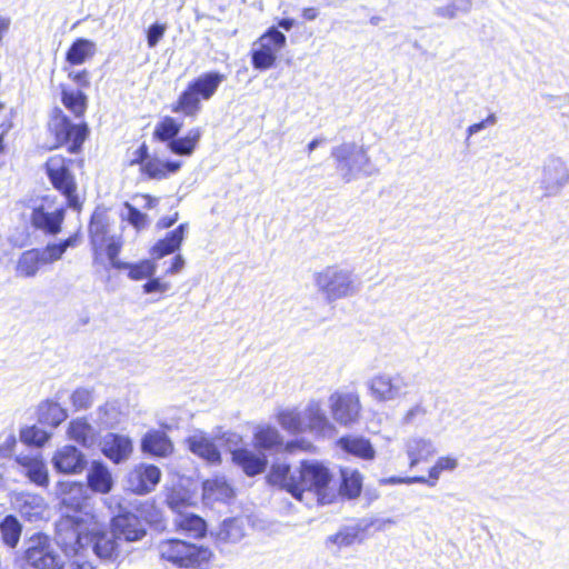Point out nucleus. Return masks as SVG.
I'll list each match as a JSON object with an SVG mask.
<instances>
[{"instance_id":"f257e3e1","label":"nucleus","mask_w":569,"mask_h":569,"mask_svg":"<svg viewBox=\"0 0 569 569\" xmlns=\"http://www.w3.org/2000/svg\"><path fill=\"white\" fill-rule=\"evenodd\" d=\"M331 480L329 469L317 460L302 461L299 469L291 470L289 465L274 463L268 475V481L273 486L290 492L301 500L306 490L315 491L321 501L325 490Z\"/></svg>"},{"instance_id":"f03ea898","label":"nucleus","mask_w":569,"mask_h":569,"mask_svg":"<svg viewBox=\"0 0 569 569\" xmlns=\"http://www.w3.org/2000/svg\"><path fill=\"white\" fill-rule=\"evenodd\" d=\"M93 517L84 515H64L57 522V545L68 557H87L90 552L89 540Z\"/></svg>"},{"instance_id":"7ed1b4c3","label":"nucleus","mask_w":569,"mask_h":569,"mask_svg":"<svg viewBox=\"0 0 569 569\" xmlns=\"http://www.w3.org/2000/svg\"><path fill=\"white\" fill-rule=\"evenodd\" d=\"M340 178L349 183L359 177H371L378 169L371 161L368 148L355 141H346L331 150Z\"/></svg>"},{"instance_id":"20e7f679","label":"nucleus","mask_w":569,"mask_h":569,"mask_svg":"<svg viewBox=\"0 0 569 569\" xmlns=\"http://www.w3.org/2000/svg\"><path fill=\"white\" fill-rule=\"evenodd\" d=\"M315 284L328 302L353 297L360 290L353 272L340 266H329L317 272Z\"/></svg>"},{"instance_id":"39448f33","label":"nucleus","mask_w":569,"mask_h":569,"mask_svg":"<svg viewBox=\"0 0 569 569\" xmlns=\"http://www.w3.org/2000/svg\"><path fill=\"white\" fill-rule=\"evenodd\" d=\"M161 559L179 568L207 569L212 552L209 548L188 543L179 539H169L158 545Z\"/></svg>"},{"instance_id":"423d86ee","label":"nucleus","mask_w":569,"mask_h":569,"mask_svg":"<svg viewBox=\"0 0 569 569\" xmlns=\"http://www.w3.org/2000/svg\"><path fill=\"white\" fill-rule=\"evenodd\" d=\"M22 559L34 569H60L57 555L49 536L36 532L23 541Z\"/></svg>"},{"instance_id":"0eeeda50","label":"nucleus","mask_w":569,"mask_h":569,"mask_svg":"<svg viewBox=\"0 0 569 569\" xmlns=\"http://www.w3.org/2000/svg\"><path fill=\"white\" fill-rule=\"evenodd\" d=\"M71 160H67L62 156H52L46 163L48 177L53 187L66 196L68 206L72 209L79 210L80 203L76 193L77 184L74 177L70 172L69 163Z\"/></svg>"},{"instance_id":"6e6552de","label":"nucleus","mask_w":569,"mask_h":569,"mask_svg":"<svg viewBox=\"0 0 569 569\" xmlns=\"http://www.w3.org/2000/svg\"><path fill=\"white\" fill-rule=\"evenodd\" d=\"M287 43L286 36L276 27L269 28L254 43L252 48V66L254 69L266 70L271 68L278 53Z\"/></svg>"},{"instance_id":"1a4fd4ad","label":"nucleus","mask_w":569,"mask_h":569,"mask_svg":"<svg viewBox=\"0 0 569 569\" xmlns=\"http://www.w3.org/2000/svg\"><path fill=\"white\" fill-rule=\"evenodd\" d=\"M329 408L333 420L342 427L358 422L362 411L360 396L356 391H335L329 397Z\"/></svg>"},{"instance_id":"9d476101","label":"nucleus","mask_w":569,"mask_h":569,"mask_svg":"<svg viewBox=\"0 0 569 569\" xmlns=\"http://www.w3.org/2000/svg\"><path fill=\"white\" fill-rule=\"evenodd\" d=\"M569 183V168L559 157H549L542 164L541 176L538 181L542 196L557 197Z\"/></svg>"},{"instance_id":"9b49d317","label":"nucleus","mask_w":569,"mask_h":569,"mask_svg":"<svg viewBox=\"0 0 569 569\" xmlns=\"http://www.w3.org/2000/svg\"><path fill=\"white\" fill-rule=\"evenodd\" d=\"M370 396L379 401H393L406 393L409 382L401 373L380 372L367 381Z\"/></svg>"},{"instance_id":"f8f14e48","label":"nucleus","mask_w":569,"mask_h":569,"mask_svg":"<svg viewBox=\"0 0 569 569\" xmlns=\"http://www.w3.org/2000/svg\"><path fill=\"white\" fill-rule=\"evenodd\" d=\"M49 128L59 144L70 143L68 150L72 153L81 148L88 134L87 124H73L61 110L56 111Z\"/></svg>"},{"instance_id":"ddd939ff","label":"nucleus","mask_w":569,"mask_h":569,"mask_svg":"<svg viewBox=\"0 0 569 569\" xmlns=\"http://www.w3.org/2000/svg\"><path fill=\"white\" fill-rule=\"evenodd\" d=\"M305 431L317 438H332L336 432L335 423L329 419L320 400H310L303 408Z\"/></svg>"},{"instance_id":"4468645a","label":"nucleus","mask_w":569,"mask_h":569,"mask_svg":"<svg viewBox=\"0 0 569 569\" xmlns=\"http://www.w3.org/2000/svg\"><path fill=\"white\" fill-rule=\"evenodd\" d=\"M13 468L39 487H48L49 472L40 453H19L14 457Z\"/></svg>"},{"instance_id":"2eb2a0df","label":"nucleus","mask_w":569,"mask_h":569,"mask_svg":"<svg viewBox=\"0 0 569 569\" xmlns=\"http://www.w3.org/2000/svg\"><path fill=\"white\" fill-rule=\"evenodd\" d=\"M56 496L60 501V505L73 515H84L82 512L88 501V489L81 482L76 481H59L56 486Z\"/></svg>"},{"instance_id":"dca6fc26","label":"nucleus","mask_w":569,"mask_h":569,"mask_svg":"<svg viewBox=\"0 0 569 569\" xmlns=\"http://www.w3.org/2000/svg\"><path fill=\"white\" fill-rule=\"evenodd\" d=\"M89 547L90 551L100 559L116 561L122 555L121 541L111 527V531L96 530L91 526Z\"/></svg>"},{"instance_id":"f3484780","label":"nucleus","mask_w":569,"mask_h":569,"mask_svg":"<svg viewBox=\"0 0 569 569\" xmlns=\"http://www.w3.org/2000/svg\"><path fill=\"white\" fill-rule=\"evenodd\" d=\"M161 479V471L153 465H139L128 475V488L138 495L151 492Z\"/></svg>"},{"instance_id":"a211bd4d","label":"nucleus","mask_w":569,"mask_h":569,"mask_svg":"<svg viewBox=\"0 0 569 569\" xmlns=\"http://www.w3.org/2000/svg\"><path fill=\"white\" fill-rule=\"evenodd\" d=\"M52 465L60 473L78 475L84 470L87 460L79 449L74 446L67 445L54 452Z\"/></svg>"},{"instance_id":"6ab92c4d","label":"nucleus","mask_w":569,"mask_h":569,"mask_svg":"<svg viewBox=\"0 0 569 569\" xmlns=\"http://www.w3.org/2000/svg\"><path fill=\"white\" fill-rule=\"evenodd\" d=\"M111 526L120 541L133 542L146 536L143 523L136 515L130 512L113 517Z\"/></svg>"},{"instance_id":"aec40b11","label":"nucleus","mask_w":569,"mask_h":569,"mask_svg":"<svg viewBox=\"0 0 569 569\" xmlns=\"http://www.w3.org/2000/svg\"><path fill=\"white\" fill-rule=\"evenodd\" d=\"M188 449L204 461L217 465L221 462V453L213 440L202 431H196L186 440Z\"/></svg>"},{"instance_id":"412c9836","label":"nucleus","mask_w":569,"mask_h":569,"mask_svg":"<svg viewBox=\"0 0 569 569\" xmlns=\"http://www.w3.org/2000/svg\"><path fill=\"white\" fill-rule=\"evenodd\" d=\"M405 452L409 459V467L413 468L422 461H428L437 452L431 439L411 436L405 440Z\"/></svg>"},{"instance_id":"4be33fe9","label":"nucleus","mask_w":569,"mask_h":569,"mask_svg":"<svg viewBox=\"0 0 569 569\" xmlns=\"http://www.w3.org/2000/svg\"><path fill=\"white\" fill-rule=\"evenodd\" d=\"M101 450L114 463H120L130 457L132 441L127 436L108 433L101 442Z\"/></svg>"},{"instance_id":"5701e85b","label":"nucleus","mask_w":569,"mask_h":569,"mask_svg":"<svg viewBox=\"0 0 569 569\" xmlns=\"http://www.w3.org/2000/svg\"><path fill=\"white\" fill-rule=\"evenodd\" d=\"M87 489L96 493H109L113 487V478L109 468L101 461H92L87 473Z\"/></svg>"},{"instance_id":"b1692460","label":"nucleus","mask_w":569,"mask_h":569,"mask_svg":"<svg viewBox=\"0 0 569 569\" xmlns=\"http://www.w3.org/2000/svg\"><path fill=\"white\" fill-rule=\"evenodd\" d=\"M337 446L346 453L352 455L362 460H373L376 458V450L363 436L348 435L341 437L337 441Z\"/></svg>"},{"instance_id":"393cba45","label":"nucleus","mask_w":569,"mask_h":569,"mask_svg":"<svg viewBox=\"0 0 569 569\" xmlns=\"http://www.w3.org/2000/svg\"><path fill=\"white\" fill-rule=\"evenodd\" d=\"M231 453L232 461L239 466L247 476L253 477L266 469L267 458L264 455H257L246 448L234 449Z\"/></svg>"},{"instance_id":"a878e982","label":"nucleus","mask_w":569,"mask_h":569,"mask_svg":"<svg viewBox=\"0 0 569 569\" xmlns=\"http://www.w3.org/2000/svg\"><path fill=\"white\" fill-rule=\"evenodd\" d=\"M63 218V209H56L52 212H48L43 207H39L32 212L31 222L37 229L43 230L50 234H57L61 229Z\"/></svg>"},{"instance_id":"bb28decb","label":"nucleus","mask_w":569,"mask_h":569,"mask_svg":"<svg viewBox=\"0 0 569 569\" xmlns=\"http://www.w3.org/2000/svg\"><path fill=\"white\" fill-rule=\"evenodd\" d=\"M188 223H181L174 230L167 233V236L159 240L151 249V254L154 259H161L167 254L176 252L186 236Z\"/></svg>"},{"instance_id":"cd10ccee","label":"nucleus","mask_w":569,"mask_h":569,"mask_svg":"<svg viewBox=\"0 0 569 569\" xmlns=\"http://www.w3.org/2000/svg\"><path fill=\"white\" fill-rule=\"evenodd\" d=\"M141 449L152 456L167 457L172 453L173 445L164 432L153 430L147 432L142 438Z\"/></svg>"},{"instance_id":"c85d7f7f","label":"nucleus","mask_w":569,"mask_h":569,"mask_svg":"<svg viewBox=\"0 0 569 569\" xmlns=\"http://www.w3.org/2000/svg\"><path fill=\"white\" fill-rule=\"evenodd\" d=\"M14 503L20 515L28 521L40 519L46 509L43 498L33 493L18 495Z\"/></svg>"},{"instance_id":"c756f323","label":"nucleus","mask_w":569,"mask_h":569,"mask_svg":"<svg viewBox=\"0 0 569 569\" xmlns=\"http://www.w3.org/2000/svg\"><path fill=\"white\" fill-rule=\"evenodd\" d=\"M226 80V76L220 72H207L199 76L190 84L198 96L203 100H209L218 90L219 86Z\"/></svg>"},{"instance_id":"7c9ffc66","label":"nucleus","mask_w":569,"mask_h":569,"mask_svg":"<svg viewBox=\"0 0 569 569\" xmlns=\"http://www.w3.org/2000/svg\"><path fill=\"white\" fill-rule=\"evenodd\" d=\"M96 52L97 46L92 40L78 38L67 51L66 61L72 66H79L91 59Z\"/></svg>"},{"instance_id":"2f4dec72","label":"nucleus","mask_w":569,"mask_h":569,"mask_svg":"<svg viewBox=\"0 0 569 569\" xmlns=\"http://www.w3.org/2000/svg\"><path fill=\"white\" fill-rule=\"evenodd\" d=\"M68 436L79 445L90 448L96 443V430L84 419L72 420L68 427Z\"/></svg>"},{"instance_id":"473e14b6","label":"nucleus","mask_w":569,"mask_h":569,"mask_svg":"<svg viewBox=\"0 0 569 569\" xmlns=\"http://www.w3.org/2000/svg\"><path fill=\"white\" fill-rule=\"evenodd\" d=\"M201 136L202 131L200 128H192L184 137L171 140L168 143V148L174 154L191 156L196 150Z\"/></svg>"},{"instance_id":"72a5a7b5","label":"nucleus","mask_w":569,"mask_h":569,"mask_svg":"<svg viewBox=\"0 0 569 569\" xmlns=\"http://www.w3.org/2000/svg\"><path fill=\"white\" fill-rule=\"evenodd\" d=\"M173 522L179 530L191 537L200 538L206 533V522L197 515L179 512Z\"/></svg>"},{"instance_id":"f704fd0d","label":"nucleus","mask_w":569,"mask_h":569,"mask_svg":"<svg viewBox=\"0 0 569 569\" xmlns=\"http://www.w3.org/2000/svg\"><path fill=\"white\" fill-rule=\"evenodd\" d=\"M472 8V0H445V3L435 7L433 14L452 20L461 14H468Z\"/></svg>"},{"instance_id":"c9c22d12","label":"nucleus","mask_w":569,"mask_h":569,"mask_svg":"<svg viewBox=\"0 0 569 569\" xmlns=\"http://www.w3.org/2000/svg\"><path fill=\"white\" fill-rule=\"evenodd\" d=\"M303 417V409L288 408L278 413V422L282 429L290 433H305Z\"/></svg>"},{"instance_id":"e433bc0d","label":"nucleus","mask_w":569,"mask_h":569,"mask_svg":"<svg viewBox=\"0 0 569 569\" xmlns=\"http://www.w3.org/2000/svg\"><path fill=\"white\" fill-rule=\"evenodd\" d=\"M68 417L67 410L58 402L44 401L39 406V421L51 427H57Z\"/></svg>"},{"instance_id":"4c0bfd02","label":"nucleus","mask_w":569,"mask_h":569,"mask_svg":"<svg viewBox=\"0 0 569 569\" xmlns=\"http://www.w3.org/2000/svg\"><path fill=\"white\" fill-rule=\"evenodd\" d=\"M41 264L40 250H28L20 256L16 271L18 276L23 278L34 277Z\"/></svg>"},{"instance_id":"58836bf2","label":"nucleus","mask_w":569,"mask_h":569,"mask_svg":"<svg viewBox=\"0 0 569 569\" xmlns=\"http://www.w3.org/2000/svg\"><path fill=\"white\" fill-rule=\"evenodd\" d=\"M22 532V526L14 516H6L0 522L1 539L9 548H16Z\"/></svg>"},{"instance_id":"ea45409f","label":"nucleus","mask_w":569,"mask_h":569,"mask_svg":"<svg viewBox=\"0 0 569 569\" xmlns=\"http://www.w3.org/2000/svg\"><path fill=\"white\" fill-rule=\"evenodd\" d=\"M243 536V521L238 518L226 519L217 532V538L219 541L231 543L240 541Z\"/></svg>"},{"instance_id":"a19ab883","label":"nucleus","mask_w":569,"mask_h":569,"mask_svg":"<svg viewBox=\"0 0 569 569\" xmlns=\"http://www.w3.org/2000/svg\"><path fill=\"white\" fill-rule=\"evenodd\" d=\"M200 110V97L192 90L190 84L180 94L177 104L172 108L173 112H183L186 116L193 117Z\"/></svg>"},{"instance_id":"79ce46f5","label":"nucleus","mask_w":569,"mask_h":569,"mask_svg":"<svg viewBox=\"0 0 569 569\" xmlns=\"http://www.w3.org/2000/svg\"><path fill=\"white\" fill-rule=\"evenodd\" d=\"M203 495L207 499L227 500L233 497L232 488L223 478L207 480L203 483Z\"/></svg>"},{"instance_id":"37998d69","label":"nucleus","mask_w":569,"mask_h":569,"mask_svg":"<svg viewBox=\"0 0 569 569\" xmlns=\"http://www.w3.org/2000/svg\"><path fill=\"white\" fill-rule=\"evenodd\" d=\"M281 443V436L274 427H258L254 432V446L261 449H272Z\"/></svg>"},{"instance_id":"c03bdc74","label":"nucleus","mask_w":569,"mask_h":569,"mask_svg":"<svg viewBox=\"0 0 569 569\" xmlns=\"http://www.w3.org/2000/svg\"><path fill=\"white\" fill-rule=\"evenodd\" d=\"M341 491L349 498H356L361 492L362 477L359 471L353 469L341 470Z\"/></svg>"},{"instance_id":"a18cd8bd","label":"nucleus","mask_w":569,"mask_h":569,"mask_svg":"<svg viewBox=\"0 0 569 569\" xmlns=\"http://www.w3.org/2000/svg\"><path fill=\"white\" fill-rule=\"evenodd\" d=\"M62 103L71 111L76 117H81L87 109V97L80 90H63L62 91Z\"/></svg>"},{"instance_id":"49530a36","label":"nucleus","mask_w":569,"mask_h":569,"mask_svg":"<svg viewBox=\"0 0 569 569\" xmlns=\"http://www.w3.org/2000/svg\"><path fill=\"white\" fill-rule=\"evenodd\" d=\"M181 123L177 122L176 119L171 117H164L154 128L153 136L159 141H168L174 140L178 133L180 132Z\"/></svg>"},{"instance_id":"de8ad7c7","label":"nucleus","mask_w":569,"mask_h":569,"mask_svg":"<svg viewBox=\"0 0 569 569\" xmlns=\"http://www.w3.org/2000/svg\"><path fill=\"white\" fill-rule=\"evenodd\" d=\"M122 269L128 270V277L136 281L151 278L156 273V264L151 260H142L138 263L124 262Z\"/></svg>"},{"instance_id":"09e8293b","label":"nucleus","mask_w":569,"mask_h":569,"mask_svg":"<svg viewBox=\"0 0 569 569\" xmlns=\"http://www.w3.org/2000/svg\"><path fill=\"white\" fill-rule=\"evenodd\" d=\"M51 435L40 427L32 426L21 430L20 439L27 445H34L37 447L43 446Z\"/></svg>"},{"instance_id":"8fccbe9b","label":"nucleus","mask_w":569,"mask_h":569,"mask_svg":"<svg viewBox=\"0 0 569 569\" xmlns=\"http://www.w3.org/2000/svg\"><path fill=\"white\" fill-rule=\"evenodd\" d=\"M119 411L114 405L106 403L97 410V421L103 428H113L119 422Z\"/></svg>"},{"instance_id":"3c124183","label":"nucleus","mask_w":569,"mask_h":569,"mask_svg":"<svg viewBox=\"0 0 569 569\" xmlns=\"http://www.w3.org/2000/svg\"><path fill=\"white\" fill-rule=\"evenodd\" d=\"M428 415V408L422 400L412 405L402 416L401 422L405 426H413L421 422Z\"/></svg>"},{"instance_id":"603ef678","label":"nucleus","mask_w":569,"mask_h":569,"mask_svg":"<svg viewBox=\"0 0 569 569\" xmlns=\"http://www.w3.org/2000/svg\"><path fill=\"white\" fill-rule=\"evenodd\" d=\"M458 467V460L451 456H443L437 459L436 463L429 469V476L433 480H439L443 471H453Z\"/></svg>"},{"instance_id":"864d4df0","label":"nucleus","mask_w":569,"mask_h":569,"mask_svg":"<svg viewBox=\"0 0 569 569\" xmlns=\"http://www.w3.org/2000/svg\"><path fill=\"white\" fill-rule=\"evenodd\" d=\"M141 172L147 174L150 179L161 180L167 178L164 162L157 158H149L141 167Z\"/></svg>"},{"instance_id":"5fc2aeb1","label":"nucleus","mask_w":569,"mask_h":569,"mask_svg":"<svg viewBox=\"0 0 569 569\" xmlns=\"http://www.w3.org/2000/svg\"><path fill=\"white\" fill-rule=\"evenodd\" d=\"M70 400L76 410L87 409L93 402V391L88 388H78L71 393Z\"/></svg>"},{"instance_id":"6e6d98bb","label":"nucleus","mask_w":569,"mask_h":569,"mask_svg":"<svg viewBox=\"0 0 569 569\" xmlns=\"http://www.w3.org/2000/svg\"><path fill=\"white\" fill-rule=\"evenodd\" d=\"M358 540V530L355 528H346L336 535L328 537V541L341 547H349Z\"/></svg>"},{"instance_id":"4d7b16f0","label":"nucleus","mask_w":569,"mask_h":569,"mask_svg":"<svg viewBox=\"0 0 569 569\" xmlns=\"http://www.w3.org/2000/svg\"><path fill=\"white\" fill-rule=\"evenodd\" d=\"M127 213H122L123 219L128 220L136 229L140 230L147 227L148 218L147 214L139 211L136 207L129 202L124 203Z\"/></svg>"},{"instance_id":"13d9d810","label":"nucleus","mask_w":569,"mask_h":569,"mask_svg":"<svg viewBox=\"0 0 569 569\" xmlns=\"http://www.w3.org/2000/svg\"><path fill=\"white\" fill-rule=\"evenodd\" d=\"M122 241L119 237H111L107 243L106 253L111 263V266L116 269H122L124 267V262L118 259V256L121 251Z\"/></svg>"},{"instance_id":"bf43d9fd","label":"nucleus","mask_w":569,"mask_h":569,"mask_svg":"<svg viewBox=\"0 0 569 569\" xmlns=\"http://www.w3.org/2000/svg\"><path fill=\"white\" fill-rule=\"evenodd\" d=\"M63 253V248H61L59 243L48 244L43 250H40L42 264L60 260Z\"/></svg>"},{"instance_id":"052dcab7","label":"nucleus","mask_w":569,"mask_h":569,"mask_svg":"<svg viewBox=\"0 0 569 569\" xmlns=\"http://www.w3.org/2000/svg\"><path fill=\"white\" fill-rule=\"evenodd\" d=\"M167 24L153 23L147 30V43L149 48H154L160 39L164 36Z\"/></svg>"},{"instance_id":"680f3d73","label":"nucleus","mask_w":569,"mask_h":569,"mask_svg":"<svg viewBox=\"0 0 569 569\" xmlns=\"http://www.w3.org/2000/svg\"><path fill=\"white\" fill-rule=\"evenodd\" d=\"M149 280L142 286L144 293L167 292L170 289V283L162 282L159 278H148Z\"/></svg>"},{"instance_id":"e2e57ef3","label":"nucleus","mask_w":569,"mask_h":569,"mask_svg":"<svg viewBox=\"0 0 569 569\" xmlns=\"http://www.w3.org/2000/svg\"><path fill=\"white\" fill-rule=\"evenodd\" d=\"M148 159H149L148 147L146 146V143H142L138 149L133 150L130 153L129 164L130 166L140 164L142 167L143 163Z\"/></svg>"},{"instance_id":"0e129e2a","label":"nucleus","mask_w":569,"mask_h":569,"mask_svg":"<svg viewBox=\"0 0 569 569\" xmlns=\"http://www.w3.org/2000/svg\"><path fill=\"white\" fill-rule=\"evenodd\" d=\"M497 123V117L495 113H490L485 120L473 123L467 128L468 138L480 132L487 127L495 126Z\"/></svg>"},{"instance_id":"69168bd1","label":"nucleus","mask_w":569,"mask_h":569,"mask_svg":"<svg viewBox=\"0 0 569 569\" xmlns=\"http://www.w3.org/2000/svg\"><path fill=\"white\" fill-rule=\"evenodd\" d=\"M89 232L92 244L97 246L103 241L104 224L93 219L89 226Z\"/></svg>"},{"instance_id":"338daca9","label":"nucleus","mask_w":569,"mask_h":569,"mask_svg":"<svg viewBox=\"0 0 569 569\" xmlns=\"http://www.w3.org/2000/svg\"><path fill=\"white\" fill-rule=\"evenodd\" d=\"M69 78H71L80 87L89 86V74H88L87 70L71 71V72H69Z\"/></svg>"},{"instance_id":"774afa93","label":"nucleus","mask_w":569,"mask_h":569,"mask_svg":"<svg viewBox=\"0 0 569 569\" xmlns=\"http://www.w3.org/2000/svg\"><path fill=\"white\" fill-rule=\"evenodd\" d=\"M184 267V259L181 254H177L173 259H172V263L170 266V268L167 270V274H177L179 273Z\"/></svg>"}]
</instances>
